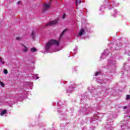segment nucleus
<instances>
[{
	"instance_id": "f257e3e1",
	"label": "nucleus",
	"mask_w": 130,
	"mask_h": 130,
	"mask_svg": "<svg viewBox=\"0 0 130 130\" xmlns=\"http://www.w3.org/2000/svg\"><path fill=\"white\" fill-rule=\"evenodd\" d=\"M54 45L58 46V45H59V42L57 41L56 40H51L49 41L46 44V50H49L50 47Z\"/></svg>"
},
{
	"instance_id": "f03ea898",
	"label": "nucleus",
	"mask_w": 130,
	"mask_h": 130,
	"mask_svg": "<svg viewBox=\"0 0 130 130\" xmlns=\"http://www.w3.org/2000/svg\"><path fill=\"white\" fill-rule=\"evenodd\" d=\"M50 8V5L45 3V4H44L43 12H44H44H46V11H48V10H49Z\"/></svg>"
},
{
	"instance_id": "7ed1b4c3",
	"label": "nucleus",
	"mask_w": 130,
	"mask_h": 130,
	"mask_svg": "<svg viewBox=\"0 0 130 130\" xmlns=\"http://www.w3.org/2000/svg\"><path fill=\"white\" fill-rule=\"evenodd\" d=\"M55 24H57V20H54L53 21L49 22L48 24H46V27L47 26H52L53 25H55Z\"/></svg>"
},
{
	"instance_id": "20e7f679",
	"label": "nucleus",
	"mask_w": 130,
	"mask_h": 130,
	"mask_svg": "<svg viewBox=\"0 0 130 130\" xmlns=\"http://www.w3.org/2000/svg\"><path fill=\"white\" fill-rule=\"evenodd\" d=\"M68 31V29H65L63 30V31L61 32V34H60L59 38V40H60V39H61V38H62V36H63V35H64V34H66V32H67Z\"/></svg>"
},
{
	"instance_id": "39448f33",
	"label": "nucleus",
	"mask_w": 130,
	"mask_h": 130,
	"mask_svg": "<svg viewBox=\"0 0 130 130\" xmlns=\"http://www.w3.org/2000/svg\"><path fill=\"white\" fill-rule=\"evenodd\" d=\"M84 34H85V29H84V28H81L79 31V36H82V35H83Z\"/></svg>"
},
{
	"instance_id": "423d86ee",
	"label": "nucleus",
	"mask_w": 130,
	"mask_h": 130,
	"mask_svg": "<svg viewBox=\"0 0 130 130\" xmlns=\"http://www.w3.org/2000/svg\"><path fill=\"white\" fill-rule=\"evenodd\" d=\"M7 113V110H4L1 113V116H3L4 114H6Z\"/></svg>"
},
{
	"instance_id": "0eeeda50",
	"label": "nucleus",
	"mask_w": 130,
	"mask_h": 130,
	"mask_svg": "<svg viewBox=\"0 0 130 130\" xmlns=\"http://www.w3.org/2000/svg\"><path fill=\"white\" fill-rule=\"evenodd\" d=\"M22 46H23V47H24L25 48L23 49V51H24V52H26V51H28V48H27V47H26V46L24 45H22Z\"/></svg>"
},
{
	"instance_id": "6e6552de",
	"label": "nucleus",
	"mask_w": 130,
	"mask_h": 130,
	"mask_svg": "<svg viewBox=\"0 0 130 130\" xmlns=\"http://www.w3.org/2000/svg\"><path fill=\"white\" fill-rule=\"evenodd\" d=\"M31 52H36L37 51V49L36 48H32L30 49Z\"/></svg>"
},
{
	"instance_id": "1a4fd4ad",
	"label": "nucleus",
	"mask_w": 130,
	"mask_h": 130,
	"mask_svg": "<svg viewBox=\"0 0 130 130\" xmlns=\"http://www.w3.org/2000/svg\"><path fill=\"white\" fill-rule=\"evenodd\" d=\"M31 36H32V38H33L34 39H35V32H34V31H32L31 32Z\"/></svg>"
},
{
	"instance_id": "9d476101",
	"label": "nucleus",
	"mask_w": 130,
	"mask_h": 130,
	"mask_svg": "<svg viewBox=\"0 0 130 130\" xmlns=\"http://www.w3.org/2000/svg\"><path fill=\"white\" fill-rule=\"evenodd\" d=\"M0 85L2 87H5V84L3 82L0 81Z\"/></svg>"
},
{
	"instance_id": "9b49d317",
	"label": "nucleus",
	"mask_w": 130,
	"mask_h": 130,
	"mask_svg": "<svg viewBox=\"0 0 130 130\" xmlns=\"http://www.w3.org/2000/svg\"><path fill=\"white\" fill-rule=\"evenodd\" d=\"M4 73L5 75H7V74H8V70L7 69L4 70Z\"/></svg>"
},
{
	"instance_id": "f8f14e48",
	"label": "nucleus",
	"mask_w": 130,
	"mask_h": 130,
	"mask_svg": "<svg viewBox=\"0 0 130 130\" xmlns=\"http://www.w3.org/2000/svg\"><path fill=\"white\" fill-rule=\"evenodd\" d=\"M126 99H127V100H128V99H130V95L129 94L126 95Z\"/></svg>"
},
{
	"instance_id": "ddd939ff",
	"label": "nucleus",
	"mask_w": 130,
	"mask_h": 130,
	"mask_svg": "<svg viewBox=\"0 0 130 130\" xmlns=\"http://www.w3.org/2000/svg\"><path fill=\"white\" fill-rule=\"evenodd\" d=\"M62 19H65L66 18V13H63V16L62 17Z\"/></svg>"
},
{
	"instance_id": "4468645a",
	"label": "nucleus",
	"mask_w": 130,
	"mask_h": 130,
	"mask_svg": "<svg viewBox=\"0 0 130 130\" xmlns=\"http://www.w3.org/2000/svg\"><path fill=\"white\" fill-rule=\"evenodd\" d=\"M99 74H100V72H96V74H95V76H98V75H99Z\"/></svg>"
},
{
	"instance_id": "2eb2a0df",
	"label": "nucleus",
	"mask_w": 130,
	"mask_h": 130,
	"mask_svg": "<svg viewBox=\"0 0 130 130\" xmlns=\"http://www.w3.org/2000/svg\"><path fill=\"white\" fill-rule=\"evenodd\" d=\"M75 4L76 6H78V0H75Z\"/></svg>"
},
{
	"instance_id": "dca6fc26",
	"label": "nucleus",
	"mask_w": 130,
	"mask_h": 130,
	"mask_svg": "<svg viewBox=\"0 0 130 130\" xmlns=\"http://www.w3.org/2000/svg\"><path fill=\"white\" fill-rule=\"evenodd\" d=\"M16 39H17V40H19V39H21V38H20V37H17V38H16Z\"/></svg>"
},
{
	"instance_id": "f3484780",
	"label": "nucleus",
	"mask_w": 130,
	"mask_h": 130,
	"mask_svg": "<svg viewBox=\"0 0 130 130\" xmlns=\"http://www.w3.org/2000/svg\"><path fill=\"white\" fill-rule=\"evenodd\" d=\"M126 106H124L123 107V109H126Z\"/></svg>"
},
{
	"instance_id": "a211bd4d",
	"label": "nucleus",
	"mask_w": 130,
	"mask_h": 130,
	"mask_svg": "<svg viewBox=\"0 0 130 130\" xmlns=\"http://www.w3.org/2000/svg\"><path fill=\"white\" fill-rule=\"evenodd\" d=\"M19 4H21V1H19L17 2V4L19 5Z\"/></svg>"
},
{
	"instance_id": "6ab92c4d",
	"label": "nucleus",
	"mask_w": 130,
	"mask_h": 130,
	"mask_svg": "<svg viewBox=\"0 0 130 130\" xmlns=\"http://www.w3.org/2000/svg\"><path fill=\"white\" fill-rule=\"evenodd\" d=\"M78 3L79 4H82V1H78Z\"/></svg>"
},
{
	"instance_id": "aec40b11",
	"label": "nucleus",
	"mask_w": 130,
	"mask_h": 130,
	"mask_svg": "<svg viewBox=\"0 0 130 130\" xmlns=\"http://www.w3.org/2000/svg\"><path fill=\"white\" fill-rule=\"evenodd\" d=\"M1 62H2V64H5V62L2 61Z\"/></svg>"
},
{
	"instance_id": "412c9836",
	"label": "nucleus",
	"mask_w": 130,
	"mask_h": 130,
	"mask_svg": "<svg viewBox=\"0 0 130 130\" xmlns=\"http://www.w3.org/2000/svg\"><path fill=\"white\" fill-rule=\"evenodd\" d=\"M3 61V59H2V58L0 57V62H1V61Z\"/></svg>"
},
{
	"instance_id": "4be33fe9",
	"label": "nucleus",
	"mask_w": 130,
	"mask_h": 130,
	"mask_svg": "<svg viewBox=\"0 0 130 130\" xmlns=\"http://www.w3.org/2000/svg\"><path fill=\"white\" fill-rule=\"evenodd\" d=\"M36 79H37V80H38V79H39V77H37Z\"/></svg>"
},
{
	"instance_id": "5701e85b",
	"label": "nucleus",
	"mask_w": 130,
	"mask_h": 130,
	"mask_svg": "<svg viewBox=\"0 0 130 130\" xmlns=\"http://www.w3.org/2000/svg\"><path fill=\"white\" fill-rule=\"evenodd\" d=\"M129 117L130 118V116H129Z\"/></svg>"
}]
</instances>
